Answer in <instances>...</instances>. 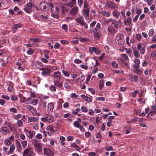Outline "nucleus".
<instances>
[{"mask_svg":"<svg viewBox=\"0 0 156 156\" xmlns=\"http://www.w3.org/2000/svg\"><path fill=\"white\" fill-rule=\"evenodd\" d=\"M40 70L42 71L41 74L46 76H50V73H51V68L47 66L41 68Z\"/></svg>","mask_w":156,"mask_h":156,"instance_id":"f257e3e1","label":"nucleus"},{"mask_svg":"<svg viewBox=\"0 0 156 156\" xmlns=\"http://www.w3.org/2000/svg\"><path fill=\"white\" fill-rule=\"evenodd\" d=\"M41 120L44 122H48L50 123L54 121V118L51 115L46 114L41 119Z\"/></svg>","mask_w":156,"mask_h":156,"instance_id":"f03ea898","label":"nucleus"},{"mask_svg":"<svg viewBox=\"0 0 156 156\" xmlns=\"http://www.w3.org/2000/svg\"><path fill=\"white\" fill-rule=\"evenodd\" d=\"M35 154L33 148L30 147L27 148L24 150L23 155V156H34Z\"/></svg>","mask_w":156,"mask_h":156,"instance_id":"7ed1b4c3","label":"nucleus"},{"mask_svg":"<svg viewBox=\"0 0 156 156\" xmlns=\"http://www.w3.org/2000/svg\"><path fill=\"white\" fill-rule=\"evenodd\" d=\"M75 20L78 23L83 26L85 28H88V26L84 22L83 17L81 16L77 17L76 19Z\"/></svg>","mask_w":156,"mask_h":156,"instance_id":"20e7f679","label":"nucleus"},{"mask_svg":"<svg viewBox=\"0 0 156 156\" xmlns=\"http://www.w3.org/2000/svg\"><path fill=\"white\" fill-rule=\"evenodd\" d=\"M33 144L36 150L38 152H41L42 151V145L37 140H35L33 142Z\"/></svg>","mask_w":156,"mask_h":156,"instance_id":"39448f33","label":"nucleus"},{"mask_svg":"<svg viewBox=\"0 0 156 156\" xmlns=\"http://www.w3.org/2000/svg\"><path fill=\"white\" fill-rule=\"evenodd\" d=\"M44 154L47 156H53L54 153L51 149L48 148H44Z\"/></svg>","mask_w":156,"mask_h":156,"instance_id":"423d86ee","label":"nucleus"},{"mask_svg":"<svg viewBox=\"0 0 156 156\" xmlns=\"http://www.w3.org/2000/svg\"><path fill=\"white\" fill-rule=\"evenodd\" d=\"M61 74L58 71L54 72L53 76L54 81H59L61 78Z\"/></svg>","mask_w":156,"mask_h":156,"instance_id":"0eeeda50","label":"nucleus"},{"mask_svg":"<svg viewBox=\"0 0 156 156\" xmlns=\"http://www.w3.org/2000/svg\"><path fill=\"white\" fill-rule=\"evenodd\" d=\"M9 130L8 128L6 126H3L0 128V133H2L4 135L8 134Z\"/></svg>","mask_w":156,"mask_h":156,"instance_id":"6e6552de","label":"nucleus"},{"mask_svg":"<svg viewBox=\"0 0 156 156\" xmlns=\"http://www.w3.org/2000/svg\"><path fill=\"white\" fill-rule=\"evenodd\" d=\"M48 5L46 2L42 1L41 2L39 5V7L41 10H44L47 8Z\"/></svg>","mask_w":156,"mask_h":156,"instance_id":"1a4fd4ad","label":"nucleus"},{"mask_svg":"<svg viewBox=\"0 0 156 156\" xmlns=\"http://www.w3.org/2000/svg\"><path fill=\"white\" fill-rule=\"evenodd\" d=\"M78 12V8L76 6L70 10V12L71 14L75 16L77 14Z\"/></svg>","mask_w":156,"mask_h":156,"instance_id":"9d476101","label":"nucleus"},{"mask_svg":"<svg viewBox=\"0 0 156 156\" xmlns=\"http://www.w3.org/2000/svg\"><path fill=\"white\" fill-rule=\"evenodd\" d=\"M134 64L133 65V68L136 69H137L139 68L140 61L138 59H135L134 60Z\"/></svg>","mask_w":156,"mask_h":156,"instance_id":"9b49d317","label":"nucleus"},{"mask_svg":"<svg viewBox=\"0 0 156 156\" xmlns=\"http://www.w3.org/2000/svg\"><path fill=\"white\" fill-rule=\"evenodd\" d=\"M76 5V0H71L70 2H67L66 5L70 8H72Z\"/></svg>","mask_w":156,"mask_h":156,"instance_id":"f8f14e48","label":"nucleus"},{"mask_svg":"<svg viewBox=\"0 0 156 156\" xmlns=\"http://www.w3.org/2000/svg\"><path fill=\"white\" fill-rule=\"evenodd\" d=\"M25 107L33 114H34L36 113V111L35 109L32 106L29 105H26L25 106Z\"/></svg>","mask_w":156,"mask_h":156,"instance_id":"ddd939ff","label":"nucleus"},{"mask_svg":"<svg viewBox=\"0 0 156 156\" xmlns=\"http://www.w3.org/2000/svg\"><path fill=\"white\" fill-rule=\"evenodd\" d=\"M129 79L132 81L136 82L138 81V77L136 75L131 74L129 75Z\"/></svg>","mask_w":156,"mask_h":156,"instance_id":"4468645a","label":"nucleus"},{"mask_svg":"<svg viewBox=\"0 0 156 156\" xmlns=\"http://www.w3.org/2000/svg\"><path fill=\"white\" fill-rule=\"evenodd\" d=\"M138 50L140 51V53L141 54H144L145 52V48L144 47H142L140 43H139L137 45Z\"/></svg>","mask_w":156,"mask_h":156,"instance_id":"2eb2a0df","label":"nucleus"},{"mask_svg":"<svg viewBox=\"0 0 156 156\" xmlns=\"http://www.w3.org/2000/svg\"><path fill=\"white\" fill-rule=\"evenodd\" d=\"M107 6L112 9H113L116 8V5L114 2L109 1L107 3Z\"/></svg>","mask_w":156,"mask_h":156,"instance_id":"dca6fc26","label":"nucleus"},{"mask_svg":"<svg viewBox=\"0 0 156 156\" xmlns=\"http://www.w3.org/2000/svg\"><path fill=\"white\" fill-rule=\"evenodd\" d=\"M15 149V147L14 144L11 145L10 146L9 150L7 152V154H11L13 153L14 150Z\"/></svg>","mask_w":156,"mask_h":156,"instance_id":"f3484780","label":"nucleus"},{"mask_svg":"<svg viewBox=\"0 0 156 156\" xmlns=\"http://www.w3.org/2000/svg\"><path fill=\"white\" fill-rule=\"evenodd\" d=\"M132 21V20L131 19L128 18L124 21V23L125 25L127 26H130L131 23Z\"/></svg>","mask_w":156,"mask_h":156,"instance_id":"a211bd4d","label":"nucleus"},{"mask_svg":"<svg viewBox=\"0 0 156 156\" xmlns=\"http://www.w3.org/2000/svg\"><path fill=\"white\" fill-rule=\"evenodd\" d=\"M84 16H85L86 19H88L89 18V9H84L83 11Z\"/></svg>","mask_w":156,"mask_h":156,"instance_id":"6ab92c4d","label":"nucleus"},{"mask_svg":"<svg viewBox=\"0 0 156 156\" xmlns=\"http://www.w3.org/2000/svg\"><path fill=\"white\" fill-rule=\"evenodd\" d=\"M81 97L82 98L84 99L86 101L88 102H90L92 101V99L90 97L86 96L82 94L81 95Z\"/></svg>","mask_w":156,"mask_h":156,"instance_id":"aec40b11","label":"nucleus"},{"mask_svg":"<svg viewBox=\"0 0 156 156\" xmlns=\"http://www.w3.org/2000/svg\"><path fill=\"white\" fill-rule=\"evenodd\" d=\"M54 105L52 103H49L48 105V111L52 112L54 108Z\"/></svg>","mask_w":156,"mask_h":156,"instance_id":"412c9836","label":"nucleus"},{"mask_svg":"<svg viewBox=\"0 0 156 156\" xmlns=\"http://www.w3.org/2000/svg\"><path fill=\"white\" fill-rule=\"evenodd\" d=\"M94 37L98 39H99L101 36V32L100 31H96L94 34Z\"/></svg>","mask_w":156,"mask_h":156,"instance_id":"4be33fe9","label":"nucleus"},{"mask_svg":"<svg viewBox=\"0 0 156 156\" xmlns=\"http://www.w3.org/2000/svg\"><path fill=\"white\" fill-rule=\"evenodd\" d=\"M102 14L104 16L109 17L110 15V13L108 12H106L105 11H102L100 13Z\"/></svg>","mask_w":156,"mask_h":156,"instance_id":"5701e85b","label":"nucleus"},{"mask_svg":"<svg viewBox=\"0 0 156 156\" xmlns=\"http://www.w3.org/2000/svg\"><path fill=\"white\" fill-rule=\"evenodd\" d=\"M16 146L17 149L19 151H21L22 149V147L21 146V143L19 142H17L16 144Z\"/></svg>","mask_w":156,"mask_h":156,"instance_id":"b1692460","label":"nucleus"},{"mask_svg":"<svg viewBox=\"0 0 156 156\" xmlns=\"http://www.w3.org/2000/svg\"><path fill=\"white\" fill-rule=\"evenodd\" d=\"M39 101V100L38 99L36 98L35 99H34L33 100H32L31 101H30V102L28 103L32 104L34 105H36L38 102Z\"/></svg>","mask_w":156,"mask_h":156,"instance_id":"393cba45","label":"nucleus"},{"mask_svg":"<svg viewBox=\"0 0 156 156\" xmlns=\"http://www.w3.org/2000/svg\"><path fill=\"white\" fill-rule=\"evenodd\" d=\"M120 14V12L116 10L113 11L112 12L113 16L116 18H119Z\"/></svg>","mask_w":156,"mask_h":156,"instance_id":"a878e982","label":"nucleus"},{"mask_svg":"<svg viewBox=\"0 0 156 156\" xmlns=\"http://www.w3.org/2000/svg\"><path fill=\"white\" fill-rule=\"evenodd\" d=\"M4 144L7 146H9L11 145L12 142L11 140L8 139H6L4 141Z\"/></svg>","mask_w":156,"mask_h":156,"instance_id":"bb28decb","label":"nucleus"},{"mask_svg":"<svg viewBox=\"0 0 156 156\" xmlns=\"http://www.w3.org/2000/svg\"><path fill=\"white\" fill-rule=\"evenodd\" d=\"M6 126L8 127L11 131H13L14 127V125L10 123H7L6 124Z\"/></svg>","mask_w":156,"mask_h":156,"instance_id":"cd10ccee","label":"nucleus"},{"mask_svg":"<svg viewBox=\"0 0 156 156\" xmlns=\"http://www.w3.org/2000/svg\"><path fill=\"white\" fill-rule=\"evenodd\" d=\"M21 144L23 147L25 148L27 146V140L22 141L21 142Z\"/></svg>","mask_w":156,"mask_h":156,"instance_id":"c85d7f7f","label":"nucleus"},{"mask_svg":"<svg viewBox=\"0 0 156 156\" xmlns=\"http://www.w3.org/2000/svg\"><path fill=\"white\" fill-rule=\"evenodd\" d=\"M60 144L62 146L65 145V143L64 142V141L66 140L65 137L63 136H61L60 137Z\"/></svg>","mask_w":156,"mask_h":156,"instance_id":"c756f323","label":"nucleus"},{"mask_svg":"<svg viewBox=\"0 0 156 156\" xmlns=\"http://www.w3.org/2000/svg\"><path fill=\"white\" fill-rule=\"evenodd\" d=\"M47 129L53 133H54L55 132V130L51 126H48L47 127Z\"/></svg>","mask_w":156,"mask_h":156,"instance_id":"7c9ffc66","label":"nucleus"},{"mask_svg":"<svg viewBox=\"0 0 156 156\" xmlns=\"http://www.w3.org/2000/svg\"><path fill=\"white\" fill-rule=\"evenodd\" d=\"M33 8L29 7H27L26 8H24V10L27 13H30L32 11V9Z\"/></svg>","mask_w":156,"mask_h":156,"instance_id":"2f4dec72","label":"nucleus"},{"mask_svg":"<svg viewBox=\"0 0 156 156\" xmlns=\"http://www.w3.org/2000/svg\"><path fill=\"white\" fill-rule=\"evenodd\" d=\"M37 120V119L34 117H29L28 118V122H35Z\"/></svg>","mask_w":156,"mask_h":156,"instance_id":"473e14b6","label":"nucleus"},{"mask_svg":"<svg viewBox=\"0 0 156 156\" xmlns=\"http://www.w3.org/2000/svg\"><path fill=\"white\" fill-rule=\"evenodd\" d=\"M108 21L109 22H111L112 23L113 25H115V24L116 23H120L121 22V21L120 20L116 21L114 19H110Z\"/></svg>","mask_w":156,"mask_h":156,"instance_id":"72a5a7b5","label":"nucleus"},{"mask_svg":"<svg viewBox=\"0 0 156 156\" xmlns=\"http://www.w3.org/2000/svg\"><path fill=\"white\" fill-rule=\"evenodd\" d=\"M101 28V24L100 23H98L96 27L94 29V30L96 31H98Z\"/></svg>","mask_w":156,"mask_h":156,"instance_id":"f704fd0d","label":"nucleus"},{"mask_svg":"<svg viewBox=\"0 0 156 156\" xmlns=\"http://www.w3.org/2000/svg\"><path fill=\"white\" fill-rule=\"evenodd\" d=\"M140 119L138 117H135L134 119H132L130 121V123H133L136 122H140Z\"/></svg>","mask_w":156,"mask_h":156,"instance_id":"c9c22d12","label":"nucleus"},{"mask_svg":"<svg viewBox=\"0 0 156 156\" xmlns=\"http://www.w3.org/2000/svg\"><path fill=\"white\" fill-rule=\"evenodd\" d=\"M121 58L125 60L128 59V58L126 54H122L121 55Z\"/></svg>","mask_w":156,"mask_h":156,"instance_id":"e433bc0d","label":"nucleus"},{"mask_svg":"<svg viewBox=\"0 0 156 156\" xmlns=\"http://www.w3.org/2000/svg\"><path fill=\"white\" fill-rule=\"evenodd\" d=\"M112 67L114 68H117L118 67V64L115 61H113L112 62Z\"/></svg>","mask_w":156,"mask_h":156,"instance_id":"4c0bfd02","label":"nucleus"},{"mask_svg":"<svg viewBox=\"0 0 156 156\" xmlns=\"http://www.w3.org/2000/svg\"><path fill=\"white\" fill-rule=\"evenodd\" d=\"M17 124L18 127H20L23 126V122L21 120H18L17 121Z\"/></svg>","mask_w":156,"mask_h":156,"instance_id":"58836bf2","label":"nucleus"},{"mask_svg":"<svg viewBox=\"0 0 156 156\" xmlns=\"http://www.w3.org/2000/svg\"><path fill=\"white\" fill-rule=\"evenodd\" d=\"M54 84L59 87H61L62 86V83H59V81H54Z\"/></svg>","mask_w":156,"mask_h":156,"instance_id":"ea45409f","label":"nucleus"},{"mask_svg":"<svg viewBox=\"0 0 156 156\" xmlns=\"http://www.w3.org/2000/svg\"><path fill=\"white\" fill-rule=\"evenodd\" d=\"M30 40L32 41L37 43H38L40 42V40L37 38L31 37L30 38Z\"/></svg>","mask_w":156,"mask_h":156,"instance_id":"a19ab883","label":"nucleus"},{"mask_svg":"<svg viewBox=\"0 0 156 156\" xmlns=\"http://www.w3.org/2000/svg\"><path fill=\"white\" fill-rule=\"evenodd\" d=\"M134 55L136 58H139L140 57V54L138 52V51L136 50H135L133 51Z\"/></svg>","mask_w":156,"mask_h":156,"instance_id":"79ce46f5","label":"nucleus"},{"mask_svg":"<svg viewBox=\"0 0 156 156\" xmlns=\"http://www.w3.org/2000/svg\"><path fill=\"white\" fill-rule=\"evenodd\" d=\"M136 39L139 41H140L142 38V36L140 34H137L136 35Z\"/></svg>","mask_w":156,"mask_h":156,"instance_id":"37998d69","label":"nucleus"},{"mask_svg":"<svg viewBox=\"0 0 156 156\" xmlns=\"http://www.w3.org/2000/svg\"><path fill=\"white\" fill-rule=\"evenodd\" d=\"M114 29L112 26H110L108 28V30L109 32L111 33H112L114 31Z\"/></svg>","mask_w":156,"mask_h":156,"instance_id":"c03bdc74","label":"nucleus"},{"mask_svg":"<svg viewBox=\"0 0 156 156\" xmlns=\"http://www.w3.org/2000/svg\"><path fill=\"white\" fill-rule=\"evenodd\" d=\"M62 73L65 75L66 76H69V73L67 71L65 70H63L62 71Z\"/></svg>","mask_w":156,"mask_h":156,"instance_id":"a18cd8bd","label":"nucleus"},{"mask_svg":"<svg viewBox=\"0 0 156 156\" xmlns=\"http://www.w3.org/2000/svg\"><path fill=\"white\" fill-rule=\"evenodd\" d=\"M80 125L81 124L80 123H78V122H77V121H74L73 123L74 126L76 128L79 127V126H80Z\"/></svg>","mask_w":156,"mask_h":156,"instance_id":"49530a36","label":"nucleus"},{"mask_svg":"<svg viewBox=\"0 0 156 156\" xmlns=\"http://www.w3.org/2000/svg\"><path fill=\"white\" fill-rule=\"evenodd\" d=\"M74 139V137L73 136H69L67 138V140L68 141L73 140Z\"/></svg>","mask_w":156,"mask_h":156,"instance_id":"de8ad7c7","label":"nucleus"},{"mask_svg":"<svg viewBox=\"0 0 156 156\" xmlns=\"http://www.w3.org/2000/svg\"><path fill=\"white\" fill-rule=\"evenodd\" d=\"M126 52L127 53L129 56H130L132 53V51L129 48H126Z\"/></svg>","mask_w":156,"mask_h":156,"instance_id":"09e8293b","label":"nucleus"},{"mask_svg":"<svg viewBox=\"0 0 156 156\" xmlns=\"http://www.w3.org/2000/svg\"><path fill=\"white\" fill-rule=\"evenodd\" d=\"M104 85V82L103 81H100L99 85V88L100 90H101L102 88L103 87Z\"/></svg>","mask_w":156,"mask_h":156,"instance_id":"8fccbe9b","label":"nucleus"},{"mask_svg":"<svg viewBox=\"0 0 156 156\" xmlns=\"http://www.w3.org/2000/svg\"><path fill=\"white\" fill-rule=\"evenodd\" d=\"M34 65L35 67L37 68H39L40 67V63L37 62H35L34 63Z\"/></svg>","mask_w":156,"mask_h":156,"instance_id":"3c124183","label":"nucleus"},{"mask_svg":"<svg viewBox=\"0 0 156 156\" xmlns=\"http://www.w3.org/2000/svg\"><path fill=\"white\" fill-rule=\"evenodd\" d=\"M94 52L95 53V54L97 55H99L100 54L101 52V51L98 48H95Z\"/></svg>","mask_w":156,"mask_h":156,"instance_id":"603ef678","label":"nucleus"},{"mask_svg":"<svg viewBox=\"0 0 156 156\" xmlns=\"http://www.w3.org/2000/svg\"><path fill=\"white\" fill-rule=\"evenodd\" d=\"M154 32V31L153 29H151L150 30L149 33L148 35L149 36H153Z\"/></svg>","mask_w":156,"mask_h":156,"instance_id":"864d4df0","label":"nucleus"},{"mask_svg":"<svg viewBox=\"0 0 156 156\" xmlns=\"http://www.w3.org/2000/svg\"><path fill=\"white\" fill-rule=\"evenodd\" d=\"M116 42L119 44H122L124 43V41L122 39H118Z\"/></svg>","mask_w":156,"mask_h":156,"instance_id":"5fc2aeb1","label":"nucleus"},{"mask_svg":"<svg viewBox=\"0 0 156 156\" xmlns=\"http://www.w3.org/2000/svg\"><path fill=\"white\" fill-rule=\"evenodd\" d=\"M10 111L12 112L16 113L17 110L16 109L14 108H12L10 109Z\"/></svg>","mask_w":156,"mask_h":156,"instance_id":"6e6d98bb","label":"nucleus"},{"mask_svg":"<svg viewBox=\"0 0 156 156\" xmlns=\"http://www.w3.org/2000/svg\"><path fill=\"white\" fill-rule=\"evenodd\" d=\"M50 89L51 90L55 92L56 91L55 87L54 85L50 86Z\"/></svg>","mask_w":156,"mask_h":156,"instance_id":"4d7b16f0","label":"nucleus"},{"mask_svg":"<svg viewBox=\"0 0 156 156\" xmlns=\"http://www.w3.org/2000/svg\"><path fill=\"white\" fill-rule=\"evenodd\" d=\"M11 99L12 100L14 101H16L17 100L18 98H17L15 96L11 95Z\"/></svg>","mask_w":156,"mask_h":156,"instance_id":"13d9d810","label":"nucleus"},{"mask_svg":"<svg viewBox=\"0 0 156 156\" xmlns=\"http://www.w3.org/2000/svg\"><path fill=\"white\" fill-rule=\"evenodd\" d=\"M33 51L31 48H29L27 51V53L28 55H31L33 53Z\"/></svg>","mask_w":156,"mask_h":156,"instance_id":"bf43d9fd","label":"nucleus"},{"mask_svg":"<svg viewBox=\"0 0 156 156\" xmlns=\"http://www.w3.org/2000/svg\"><path fill=\"white\" fill-rule=\"evenodd\" d=\"M62 28L63 29L65 30L66 31H67V26L66 24H63L62 26Z\"/></svg>","mask_w":156,"mask_h":156,"instance_id":"052dcab7","label":"nucleus"},{"mask_svg":"<svg viewBox=\"0 0 156 156\" xmlns=\"http://www.w3.org/2000/svg\"><path fill=\"white\" fill-rule=\"evenodd\" d=\"M21 27V25L20 23L18 24H15L14 25V27L16 29H18Z\"/></svg>","mask_w":156,"mask_h":156,"instance_id":"680f3d73","label":"nucleus"},{"mask_svg":"<svg viewBox=\"0 0 156 156\" xmlns=\"http://www.w3.org/2000/svg\"><path fill=\"white\" fill-rule=\"evenodd\" d=\"M82 111L83 112H87V110L86 107L84 106H83L81 107Z\"/></svg>","mask_w":156,"mask_h":156,"instance_id":"e2e57ef3","label":"nucleus"},{"mask_svg":"<svg viewBox=\"0 0 156 156\" xmlns=\"http://www.w3.org/2000/svg\"><path fill=\"white\" fill-rule=\"evenodd\" d=\"M78 4L80 6H81L83 4V1L82 0H78Z\"/></svg>","mask_w":156,"mask_h":156,"instance_id":"0e129e2a","label":"nucleus"},{"mask_svg":"<svg viewBox=\"0 0 156 156\" xmlns=\"http://www.w3.org/2000/svg\"><path fill=\"white\" fill-rule=\"evenodd\" d=\"M91 134L89 132H87L85 133V136L86 137L88 138L90 136Z\"/></svg>","mask_w":156,"mask_h":156,"instance_id":"69168bd1","label":"nucleus"},{"mask_svg":"<svg viewBox=\"0 0 156 156\" xmlns=\"http://www.w3.org/2000/svg\"><path fill=\"white\" fill-rule=\"evenodd\" d=\"M21 114H18L15 117V119L16 120L19 119L21 117Z\"/></svg>","mask_w":156,"mask_h":156,"instance_id":"338daca9","label":"nucleus"},{"mask_svg":"<svg viewBox=\"0 0 156 156\" xmlns=\"http://www.w3.org/2000/svg\"><path fill=\"white\" fill-rule=\"evenodd\" d=\"M151 56L152 57H154L156 59V51H155L152 52L151 54Z\"/></svg>","mask_w":156,"mask_h":156,"instance_id":"774afa93","label":"nucleus"}]
</instances>
